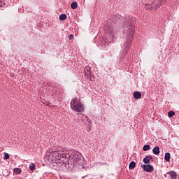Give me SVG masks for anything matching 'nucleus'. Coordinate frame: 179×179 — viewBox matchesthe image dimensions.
<instances>
[{
    "label": "nucleus",
    "mask_w": 179,
    "mask_h": 179,
    "mask_svg": "<svg viewBox=\"0 0 179 179\" xmlns=\"http://www.w3.org/2000/svg\"><path fill=\"white\" fill-rule=\"evenodd\" d=\"M45 159L49 162L56 163L58 167L62 170H73L76 166L83 164V156L78 151H74L71 156L69 154L64 153L59 151H48L45 154Z\"/></svg>",
    "instance_id": "1"
},
{
    "label": "nucleus",
    "mask_w": 179,
    "mask_h": 179,
    "mask_svg": "<svg viewBox=\"0 0 179 179\" xmlns=\"http://www.w3.org/2000/svg\"><path fill=\"white\" fill-rule=\"evenodd\" d=\"M135 17L124 18V26L125 27V30L127 31V39L124 42V50L123 53L120 56V59H122L127 54H128V50L131 47V43L134 41V36L135 35Z\"/></svg>",
    "instance_id": "2"
},
{
    "label": "nucleus",
    "mask_w": 179,
    "mask_h": 179,
    "mask_svg": "<svg viewBox=\"0 0 179 179\" xmlns=\"http://www.w3.org/2000/svg\"><path fill=\"white\" fill-rule=\"evenodd\" d=\"M103 30L106 31V38H101L99 40V45L103 50H108L110 44L114 40V29L110 22H105L103 24Z\"/></svg>",
    "instance_id": "3"
},
{
    "label": "nucleus",
    "mask_w": 179,
    "mask_h": 179,
    "mask_svg": "<svg viewBox=\"0 0 179 179\" xmlns=\"http://www.w3.org/2000/svg\"><path fill=\"white\" fill-rule=\"evenodd\" d=\"M70 106L71 108L77 113H83V111H85V108L83 107L82 102H80V99H78L77 97L74 98L71 101Z\"/></svg>",
    "instance_id": "4"
},
{
    "label": "nucleus",
    "mask_w": 179,
    "mask_h": 179,
    "mask_svg": "<svg viewBox=\"0 0 179 179\" xmlns=\"http://www.w3.org/2000/svg\"><path fill=\"white\" fill-rule=\"evenodd\" d=\"M164 3H166V0H154L150 5V10H157L158 8H160Z\"/></svg>",
    "instance_id": "5"
},
{
    "label": "nucleus",
    "mask_w": 179,
    "mask_h": 179,
    "mask_svg": "<svg viewBox=\"0 0 179 179\" xmlns=\"http://www.w3.org/2000/svg\"><path fill=\"white\" fill-rule=\"evenodd\" d=\"M166 178L177 179V173L174 171H170L164 174Z\"/></svg>",
    "instance_id": "6"
},
{
    "label": "nucleus",
    "mask_w": 179,
    "mask_h": 179,
    "mask_svg": "<svg viewBox=\"0 0 179 179\" xmlns=\"http://www.w3.org/2000/svg\"><path fill=\"white\" fill-rule=\"evenodd\" d=\"M143 169L144 171H146V173H152V171L155 170V168L153 167V166L150 164H144L143 166Z\"/></svg>",
    "instance_id": "7"
},
{
    "label": "nucleus",
    "mask_w": 179,
    "mask_h": 179,
    "mask_svg": "<svg viewBox=\"0 0 179 179\" xmlns=\"http://www.w3.org/2000/svg\"><path fill=\"white\" fill-rule=\"evenodd\" d=\"M84 75L85 76H87V78H89L90 80H92V73L90 71V67L89 66H87L84 69Z\"/></svg>",
    "instance_id": "8"
},
{
    "label": "nucleus",
    "mask_w": 179,
    "mask_h": 179,
    "mask_svg": "<svg viewBox=\"0 0 179 179\" xmlns=\"http://www.w3.org/2000/svg\"><path fill=\"white\" fill-rule=\"evenodd\" d=\"M150 160L151 162H153V157L151 155H148L145 158H143V162L145 164H150Z\"/></svg>",
    "instance_id": "9"
},
{
    "label": "nucleus",
    "mask_w": 179,
    "mask_h": 179,
    "mask_svg": "<svg viewBox=\"0 0 179 179\" xmlns=\"http://www.w3.org/2000/svg\"><path fill=\"white\" fill-rule=\"evenodd\" d=\"M133 96L136 100H139L142 97V94L139 91H134L133 92Z\"/></svg>",
    "instance_id": "10"
},
{
    "label": "nucleus",
    "mask_w": 179,
    "mask_h": 179,
    "mask_svg": "<svg viewBox=\"0 0 179 179\" xmlns=\"http://www.w3.org/2000/svg\"><path fill=\"white\" fill-rule=\"evenodd\" d=\"M7 6L8 4H6V2H5V1L0 0V9L1 10H3Z\"/></svg>",
    "instance_id": "11"
},
{
    "label": "nucleus",
    "mask_w": 179,
    "mask_h": 179,
    "mask_svg": "<svg viewBox=\"0 0 179 179\" xmlns=\"http://www.w3.org/2000/svg\"><path fill=\"white\" fill-rule=\"evenodd\" d=\"M152 152L154 155H159L160 153V147L159 146H155L152 149Z\"/></svg>",
    "instance_id": "12"
},
{
    "label": "nucleus",
    "mask_w": 179,
    "mask_h": 179,
    "mask_svg": "<svg viewBox=\"0 0 179 179\" xmlns=\"http://www.w3.org/2000/svg\"><path fill=\"white\" fill-rule=\"evenodd\" d=\"M135 166H136V163L134 161L131 162L129 164V170H134L135 169Z\"/></svg>",
    "instance_id": "13"
},
{
    "label": "nucleus",
    "mask_w": 179,
    "mask_h": 179,
    "mask_svg": "<svg viewBox=\"0 0 179 179\" xmlns=\"http://www.w3.org/2000/svg\"><path fill=\"white\" fill-rule=\"evenodd\" d=\"M171 157V155H170V152L165 153L164 160H166V162H170Z\"/></svg>",
    "instance_id": "14"
},
{
    "label": "nucleus",
    "mask_w": 179,
    "mask_h": 179,
    "mask_svg": "<svg viewBox=\"0 0 179 179\" xmlns=\"http://www.w3.org/2000/svg\"><path fill=\"white\" fill-rule=\"evenodd\" d=\"M13 171L15 174H21L22 169L20 168H14Z\"/></svg>",
    "instance_id": "15"
},
{
    "label": "nucleus",
    "mask_w": 179,
    "mask_h": 179,
    "mask_svg": "<svg viewBox=\"0 0 179 179\" xmlns=\"http://www.w3.org/2000/svg\"><path fill=\"white\" fill-rule=\"evenodd\" d=\"M150 149V145H145L143 148V150L144 152H148V150H149Z\"/></svg>",
    "instance_id": "16"
},
{
    "label": "nucleus",
    "mask_w": 179,
    "mask_h": 179,
    "mask_svg": "<svg viewBox=\"0 0 179 179\" xmlns=\"http://www.w3.org/2000/svg\"><path fill=\"white\" fill-rule=\"evenodd\" d=\"M71 9H76V8H78V3L76 2L71 3Z\"/></svg>",
    "instance_id": "17"
},
{
    "label": "nucleus",
    "mask_w": 179,
    "mask_h": 179,
    "mask_svg": "<svg viewBox=\"0 0 179 179\" xmlns=\"http://www.w3.org/2000/svg\"><path fill=\"white\" fill-rule=\"evenodd\" d=\"M176 114V113L173 110H170L169 112H168V117H169V118H171L173 116H174Z\"/></svg>",
    "instance_id": "18"
},
{
    "label": "nucleus",
    "mask_w": 179,
    "mask_h": 179,
    "mask_svg": "<svg viewBox=\"0 0 179 179\" xmlns=\"http://www.w3.org/2000/svg\"><path fill=\"white\" fill-rule=\"evenodd\" d=\"M66 20V14H61L59 15V20Z\"/></svg>",
    "instance_id": "19"
},
{
    "label": "nucleus",
    "mask_w": 179,
    "mask_h": 179,
    "mask_svg": "<svg viewBox=\"0 0 179 179\" xmlns=\"http://www.w3.org/2000/svg\"><path fill=\"white\" fill-rule=\"evenodd\" d=\"M36 169V165L34 163H31L29 165V170L33 171Z\"/></svg>",
    "instance_id": "20"
},
{
    "label": "nucleus",
    "mask_w": 179,
    "mask_h": 179,
    "mask_svg": "<svg viewBox=\"0 0 179 179\" xmlns=\"http://www.w3.org/2000/svg\"><path fill=\"white\" fill-rule=\"evenodd\" d=\"M10 157V156L9 155L8 153L4 152V157H3L4 160H8V159H9Z\"/></svg>",
    "instance_id": "21"
},
{
    "label": "nucleus",
    "mask_w": 179,
    "mask_h": 179,
    "mask_svg": "<svg viewBox=\"0 0 179 179\" xmlns=\"http://www.w3.org/2000/svg\"><path fill=\"white\" fill-rule=\"evenodd\" d=\"M69 40L73 39V34H70V35L69 36Z\"/></svg>",
    "instance_id": "22"
},
{
    "label": "nucleus",
    "mask_w": 179,
    "mask_h": 179,
    "mask_svg": "<svg viewBox=\"0 0 179 179\" xmlns=\"http://www.w3.org/2000/svg\"><path fill=\"white\" fill-rule=\"evenodd\" d=\"M87 121H90V119H87Z\"/></svg>",
    "instance_id": "23"
},
{
    "label": "nucleus",
    "mask_w": 179,
    "mask_h": 179,
    "mask_svg": "<svg viewBox=\"0 0 179 179\" xmlns=\"http://www.w3.org/2000/svg\"><path fill=\"white\" fill-rule=\"evenodd\" d=\"M87 121H90V119H87Z\"/></svg>",
    "instance_id": "24"
},
{
    "label": "nucleus",
    "mask_w": 179,
    "mask_h": 179,
    "mask_svg": "<svg viewBox=\"0 0 179 179\" xmlns=\"http://www.w3.org/2000/svg\"><path fill=\"white\" fill-rule=\"evenodd\" d=\"M87 121H90V119H87Z\"/></svg>",
    "instance_id": "25"
}]
</instances>
